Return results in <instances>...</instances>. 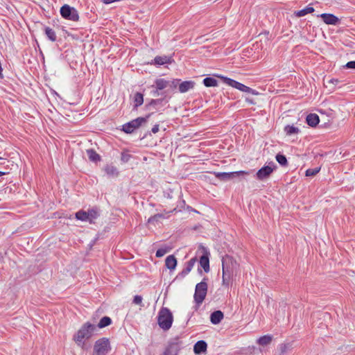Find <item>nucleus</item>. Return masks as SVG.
Here are the masks:
<instances>
[{"label": "nucleus", "instance_id": "obj_1", "mask_svg": "<svg viewBox=\"0 0 355 355\" xmlns=\"http://www.w3.org/2000/svg\"><path fill=\"white\" fill-rule=\"evenodd\" d=\"M96 330V326L87 322L84 323L80 329L73 335V340L78 346L83 348L85 340L90 339Z\"/></svg>", "mask_w": 355, "mask_h": 355}, {"label": "nucleus", "instance_id": "obj_2", "mask_svg": "<svg viewBox=\"0 0 355 355\" xmlns=\"http://www.w3.org/2000/svg\"><path fill=\"white\" fill-rule=\"evenodd\" d=\"M173 320V315L168 308H162L158 313V324L163 330H168Z\"/></svg>", "mask_w": 355, "mask_h": 355}, {"label": "nucleus", "instance_id": "obj_3", "mask_svg": "<svg viewBox=\"0 0 355 355\" xmlns=\"http://www.w3.org/2000/svg\"><path fill=\"white\" fill-rule=\"evenodd\" d=\"M100 216L98 209L93 208L89 209L87 211L80 210L76 213V218L82 221H87L90 224L94 223V221Z\"/></svg>", "mask_w": 355, "mask_h": 355}, {"label": "nucleus", "instance_id": "obj_4", "mask_svg": "<svg viewBox=\"0 0 355 355\" xmlns=\"http://www.w3.org/2000/svg\"><path fill=\"white\" fill-rule=\"evenodd\" d=\"M111 351V345L108 338H101L94 345L93 355H107Z\"/></svg>", "mask_w": 355, "mask_h": 355}, {"label": "nucleus", "instance_id": "obj_5", "mask_svg": "<svg viewBox=\"0 0 355 355\" xmlns=\"http://www.w3.org/2000/svg\"><path fill=\"white\" fill-rule=\"evenodd\" d=\"M207 280V278H204L201 282L196 286L193 298L195 302L198 305L202 303L206 297L208 289Z\"/></svg>", "mask_w": 355, "mask_h": 355}, {"label": "nucleus", "instance_id": "obj_6", "mask_svg": "<svg viewBox=\"0 0 355 355\" xmlns=\"http://www.w3.org/2000/svg\"><path fill=\"white\" fill-rule=\"evenodd\" d=\"M220 78L223 80V83L227 84L229 86H231L234 88H236L241 92L252 94H257L258 92H257L253 89L235 80L232 78L225 77V76H220Z\"/></svg>", "mask_w": 355, "mask_h": 355}, {"label": "nucleus", "instance_id": "obj_7", "mask_svg": "<svg viewBox=\"0 0 355 355\" xmlns=\"http://www.w3.org/2000/svg\"><path fill=\"white\" fill-rule=\"evenodd\" d=\"M150 115L151 114H149L146 117H138L132 120L123 125L122 130L125 133L133 132L135 129L139 128L143 123L147 122V120Z\"/></svg>", "mask_w": 355, "mask_h": 355}, {"label": "nucleus", "instance_id": "obj_8", "mask_svg": "<svg viewBox=\"0 0 355 355\" xmlns=\"http://www.w3.org/2000/svg\"><path fill=\"white\" fill-rule=\"evenodd\" d=\"M61 16L68 20L78 21L79 20V15L78 11L67 4H64L60 8Z\"/></svg>", "mask_w": 355, "mask_h": 355}, {"label": "nucleus", "instance_id": "obj_9", "mask_svg": "<svg viewBox=\"0 0 355 355\" xmlns=\"http://www.w3.org/2000/svg\"><path fill=\"white\" fill-rule=\"evenodd\" d=\"M236 262L232 257L225 256L222 259V270L223 273L233 275L236 268Z\"/></svg>", "mask_w": 355, "mask_h": 355}, {"label": "nucleus", "instance_id": "obj_10", "mask_svg": "<svg viewBox=\"0 0 355 355\" xmlns=\"http://www.w3.org/2000/svg\"><path fill=\"white\" fill-rule=\"evenodd\" d=\"M249 172L244 171H234V172H214V175L216 178L222 181H227L240 176L248 175Z\"/></svg>", "mask_w": 355, "mask_h": 355}, {"label": "nucleus", "instance_id": "obj_11", "mask_svg": "<svg viewBox=\"0 0 355 355\" xmlns=\"http://www.w3.org/2000/svg\"><path fill=\"white\" fill-rule=\"evenodd\" d=\"M271 166H264L261 168L256 173V178L259 180H264L270 177L273 171L276 168V166L273 162L271 163Z\"/></svg>", "mask_w": 355, "mask_h": 355}, {"label": "nucleus", "instance_id": "obj_12", "mask_svg": "<svg viewBox=\"0 0 355 355\" xmlns=\"http://www.w3.org/2000/svg\"><path fill=\"white\" fill-rule=\"evenodd\" d=\"M180 342H179L178 340L170 343L165 349L162 355H178L180 349Z\"/></svg>", "mask_w": 355, "mask_h": 355}, {"label": "nucleus", "instance_id": "obj_13", "mask_svg": "<svg viewBox=\"0 0 355 355\" xmlns=\"http://www.w3.org/2000/svg\"><path fill=\"white\" fill-rule=\"evenodd\" d=\"M322 19L323 21L328 25H336L339 23L340 19L333 14L330 13H322L318 15Z\"/></svg>", "mask_w": 355, "mask_h": 355}, {"label": "nucleus", "instance_id": "obj_14", "mask_svg": "<svg viewBox=\"0 0 355 355\" xmlns=\"http://www.w3.org/2000/svg\"><path fill=\"white\" fill-rule=\"evenodd\" d=\"M196 261L197 259L196 257L191 259L188 262H187L185 268L178 274L177 277H184L187 275L193 268Z\"/></svg>", "mask_w": 355, "mask_h": 355}, {"label": "nucleus", "instance_id": "obj_15", "mask_svg": "<svg viewBox=\"0 0 355 355\" xmlns=\"http://www.w3.org/2000/svg\"><path fill=\"white\" fill-rule=\"evenodd\" d=\"M207 344L205 340H198L193 346V352L196 354H200L207 351Z\"/></svg>", "mask_w": 355, "mask_h": 355}, {"label": "nucleus", "instance_id": "obj_16", "mask_svg": "<svg viewBox=\"0 0 355 355\" xmlns=\"http://www.w3.org/2000/svg\"><path fill=\"white\" fill-rule=\"evenodd\" d=\"M194 85L195 83L193 81H184L179 85V91L181 93H185L188 92L189 89H193L194 87Z\"/></svg>", "mask_w": 355, "mask_h": 355}, {"label": "nucleus", "instance_id": "obj_17", "mask_svg": "<svg viewBox=\"0 0 355 355\" xmlns=\"http://www.w3.org/2000/svg\"><path fill=\"white\" fill-rule=\"evenodd\" d=\"M224 317L221 311H215L210 315V320L212 324H217L221 322Z\"/></svg>", "mask_w": 355, "mask_h": 355}, {"label": "nucleus", "instance_id": "obj_18", "mask_svg": "<svg viewBox=\"0 0 355 355\" xmlns=\"http://www.w3.org/2000/svg\"><path fill=\"white\" fill-rule=\"evenodd\" d=\"M165 265L169 270H174L177 266V260L174 255H169L165 259Z\"/></svg>", "mask_w": 355, "mask_h": 355}, {"label": "nucleus", "instance_id": "obj_19", "mask_svg": "<svg viewBox=\"0 0 355 355\" xmlns=\"http://www.w3.org/2000/svg\"><path fill=\"white\" fill-rule=\"evenodd\" d=\"M306 121L309 125L315 127L318 124L320 119L316 114H309L307 115Z\"/></svg>", "mask_w": 355, "mask_h": 355}, {"label": "nucleus", "instance_id": "obj_20", "mask_svg": "<svg viewBox=\"0 0 355 355\" xmlns=\"http://www.w3.org/2000/svg\"><path fill=\"white\" fill-rule=\"evenodd\" d=\"M200 265L203 268L205 272H208L210 270L209 259L207 254H203L200 258Z\"/></svg>", "mask_w": 355, "mask_h": 355}, {"label": "nucleus", "instance_id": "obj_21", "mask_svg": "<svg viewBox=\"0 0 355 355\" xmlns=\"http://www.w3.org/2000/svg\"><path fill=\"white\" fill-rule=\"evenodd\" d=\"M169 85V80H166L164 78H157L155 81V85H153V87H155V89H164L168 87Z\"/></svg>", "mask_w": 355, "mask_h": 355}, {"label": "nucleus", "instance_id": "obj_22", "mask_svg": "<svg viewBox=\"0 0 355 355\" xmlns=\"http://www.w3.org/2000/svg\"><path fill=\"white\" fill-rule=\"evenodd\" d=\"M104 171L110 177H116L119 175L116 167L112 165H107L104 168Z\"/></svg>", "mask_w": 355, "mask_h": 355}, {"label": "nucleus", "instance_id": "obj_23", "mask_svg": "<svg viewBox=\"0 0 355 355\" xmlns=\"http://www.w3.org/2000/svg\"><path fill=\"white\" fill-rule=\"evenodd\" d=\"M154 62L157 65H162L167 63L171 62V58L170 57L164 55V56H157L154 59Z\"/></svg>", "mask_w": 355, "mask_h": 355}, {"label": "nucleus", "instance_id": "obj_24", "mask_svg": "<svg viewBox=\"0 0 355 355\" xmlns=\"http://www.w3.org/2000/svg\"><path fill=\"white\" fill-rule=\"evenodd\" d=\"M89 159L92 162H96L101 160L100 155L93 149H88L86 151Z\"/></svg>", "mask_w": 355, "mask_h": 355}, {"label": "nucleus", "instance_id": "obj_25", "mask_svg": "<svg viewBox=\"0 0 355 355\" xmlns=\"http://www.w3.org/2000/svg\"><path fill=\"white\" fill-rule=\"evenodd\" d=\"M314 12V8L311 6H307L306 8L297 10L295 12V15L298 17H303L309 13H312Z\"/></svg>", "mask_w": 355, "mask_h": 355}, {"label": "nucleus", "instance_id": "obj_26", "mask_svg": "<svg viewBox=\"0 0 355 355\" xmlns=\"http://www.w3.org/2000/svg\"><path fill=\"white\" fill-rule=\"evenodd\" d=\"M111 323H112V319L108 316H104L100 320L96 327H98L99 329H102V328L109 326L110 324H111Z\"/></svg>", "mask_w": 355, "mask_h": 355}, {"label": "nucleus", "instance_id": "obj_27", "mask_svg": "<svg viewBox=\"0 0 355 355\" xmlns=\"http://www.w3.org/2000/svg\"><path fill=\"white\" fill-rule=\"evenodd\" d=\"M272 337L270 335H266L260 337L257 342L260 345L266 346L269 345L272 341Z\"/></svg>", "mask_w": 355, "mask_h": 355}, {"label": "nucleus", "instance_id": "obj_28", "mask_svg": "<svg viewBox=\"0 0 355 355\" xmlns=\"http://www.w3.org/2000/svg\"><path fill=\"white\" fill-rule=\"evenodd\" d=\"M203 84L205 86L209 87H216L218 86V81L214 78L211 77H207L204 78L203 80Z\"/></svg>", "mask_w": 355, "mask_h": 355}, {"label": "nucleus", "instance_id": "obj_29", "mask_svg": "<svg viewBox=\"0 0 355 355\" xmlns=\"http://www.w3.org/2000/svg\"><path fill=\"white\" fill-rule=\"evenodd\" d=\"M134 101L135 103V107L141 105L144 103V96L139 92H137L134 96Z\"/></svg>", "mask_w": 355, "mask_h": 355}, {"label": "nucleus", "instance_id": "obj_30", "mask_svg": "<svg viewBox=\"0 0 355 355\" xmlns=\"http://www.w3.org/2000/svg\"><path fill=\"white\" fill-rule=\"evenodd\" d=\"M284 131L287 135H291L294 134H297L300 132L298 128L295 127L293 125H287L284 128Z\"/></svg>", "mask_w": 355, "mask_h": 355}, {"label": "nucleus", "instance_id": "obj_31", "mask_svg": "<svg viewBox=\"0 0 355 355\" xmlns=\"http://www.w3.org/2000/svg\"><path fill=\"white\" fill-rule=\"evenodd\" d=\"M45 34L51 42H55L56 40V34L52 28L46 27Z\"/></svg>", "mask_w": 355, "mask_h": 355}, {"label": "nucleus", "instance_id": "obj_32", "mask_svg": "<svg viewBox=\"0 0 355 355\" xmlns=\"http://www.w3.org/2000/svg\"><path fill=\"white\" fill-rule=\"evenodd\" d=\"M292 345L290 343L282 344L279 347L280 355H286V352L291 350Z\"/></svg>", "mask_w": 355, "mask_h": 355}, {"label": "nucleus", "instance_id": "obj_33", "mask_svg": "<svg viewBox=\"0 0 355 355\" xmlns=\"http://www.w3.org/2000/svg\"><path fill=\"white\" fill-rule=\"evenodd\" d=\"M276 160L281 166H286L288 164L287 159L285 155L277 154L276 155Z\"/></svg>", "mask_w": 355, "mask_h": 355}, {"label": "nucleus", "instance_id": "obj_34", "mask_svg": "<svg viewBox=\"0 0 355 355\" xmlns=\"http://www.w3.org/2000/svg\"><path fill=\"white\" fill-rule=\"evenodd\" d=\"M320 170V168H309L306 171V176L307 177H313L318 174Z\"/></svg>", "mask_w": 355, "mask_h": 355}, {"label": "nucleus", "instance_id": "obj_35", "mask_svg": "<svg viewBox=\"0 0 355 355\" xmlns=\"http://www.w3.org/2000/svg\"><path fill=\"white\" fill-rule=\"evenodd\" d=\"M170 249H171L170 248H159L157 250L155 255L157 257H162L164 254H166L168 252H169Z\"/></svg>", "mask_w": 355, "mask_h": 355}, {"label": "nucleus", "instance_id": "obj_36", "mask_svg": "<svg viewBox=\"0 0 355 355\" xmlns=\"http://www.w3.org/2000/svg\"><path fill=\"white\" fill-rule=\"evenodd\" d=\"M231 277H232V275H230V274L227 275V273H223V277H222V279H223V285L228 286L229 284H230V281Z\"/></svg>", "mask_w": 355, "mask_h": 355}, {"label": "nucleus", "instance_id": "obj_37", "mask_svg": "<svg viewBox=\"0 0 355 355\" xmlns=\"http://www.w3.org/2000/svg\"><path fill=\"white\" fill-rule=\"evenodd\" d=\"M164 98L152 99L149 103V106L156 107L162 104Z\"/></svg>", "mask_w": 355, "mask_h": 355}, {"label": "nucleus", "instance_id": "obj_38", "mask_svg": "<svg viewBox=\"0 0 355 355\" xmlns=\"http://www.w3.org/2000/svg\"><path fill=\"white\" fill-rule=\"evenodd\" d=\"M163 218V215L160 214H155L151 217H150L148 220V223H153L155 222L158 221L160 218Z\"/></svg>", "mask_w": 355, "mask_h": 355}, {"label": "nucleus", "instance_id": "obj_39", "mask_svg": "<svg viewBox=\"0 0 355 355\" xmlns=\"http://www.w3.org/2000/svg\"><path fill=\"white\" fill-rule=\"evenodd\" d=\"M179 82H180L179 79H174L171 81L169 80L168 87H170L172 89H175V88H177L178 85H180Z\"/></svg>", "mask_w": 355, "mask_h": 355}, {"label": "nucleus", "instance_id": "obj_40", "mask_svg": "<svg viewBox=\"0 0 355 355\" xmlns=\"http://www.w3.org/2000/svg\"><path fill=\"white\" fill-rule=\"evenodd\" d=\"M133 303L143 306L144 305L142 304V297L141 295H135L133 299Z\"/></svg>", "mask_w": 355, "mask_h": 355}, {"label": "nucleus", "instance_id": "obj_41", "mask_svg": "<svg viewBox=\"0 0 355 355\" xmlns=\"http://www.w3.org/2000/svg\"><path fill=\"white\" fill-rule=\"evenodd\" d=\"M347 69H355V61H349L345 64Z\"/></svg>", "mask_w": 355, "mask_h": 355}, {"label": "nucleus", "instance_id": "obj_42", "mask_svg": "<svg viewBox=\"0 0 355 355\" xmlns=\"http://www.w3.org/2000/svg\"><path fill=\"white\" fill-rule=\"evenodd\" d=\"M130 157V155L128 154H122L121 160L123 162H128L129 161Z\"/></svg>", "mask_w": 355, "mask_h": 355}, {"label": "nucleus", "instance_id": "obj_43", "mask_svg": "<svg viewBox=\"0 0 355 355\" xmlns=\"http://www.w3.org/2000/svg\"><path fill=\"white\" fill-rule=\"evenodd\" d=\"M151 131H152V132H153V133H154V134H155V133L158 132V131H159V125H157V124L155 125L153 127V128H152Z\"/></svg>", "mask_w": 355, "mask_h": 355}, {"label": "nucleus", "instance_id": "obj_44", "mask_svg": "<svg viewBox=\"0 0 355 355\" xmlns=\"http://www.w3.org/2000/svg\"><path fill=\"white\" fill-rule=\"evenodd\" d=\"M160 89H156L155 90L153 91V94L154 96H158L159 95V91Z\"/></svg>", "mask_w": 355, "mask_h": 355}, {"label": "nucleus", "instance_id": "obj_45", "mask_svg": "<svg viewBox=\"0 0 355 355\" xmlns=\"http://www.w3.org/2000/svg\"><path fill=\"white\" fill-rule=\"evenodd\" d=\"M338 79H331L329 81V83H332V84H335V83H338Z\"/></svg>", "mask_w": 355, "mask_h": 355}, {"label": "nucleus", "instance_id": "obj_46", "mask_svg": "<svg viewBox=\"0 0 355 355\" xmlns=\"http://www.w3.org/2000/svg\"><path fill=\"white\" fill-rule=\"evenodd\" d=\"M246 101L251 104H254V102L252 99L246 98Z\"/></svg>", "mask_w": 355, "mask_h": 355}, {"label": "nucleus", "instance_id": "obj_47", "mask_svg": "<svg viewBox=\"0 0 355 355\" xmlns=\"http://www.w3.org/2000/svg\"><path fill=\"white\" fill-rule=\"evenodd\" d=\"M6 173L0 171V176L5 175Z\"/></svg>", "mask_w": 355, "mask_h": 355}, {"label": "nucleus", "instance_id": "obj_48", "mask_svg": "<svg viewBox=\"0 0 355 355\" xmlns=\"http://www.w3.org/2000/svg\"><path fill=\"white\" fill-rule=\"evenodd\" d=\"M0 160H4V162L2 164H5V160H6L5 159L0 157Z\"/></svg>", "mask_w": 355, "mask_h": 355}, {"label": "nucleus", "instance_id": "obj_49", "mask_svg": "<svg viewBox=\"0 0 355 355\" xmlns=\"http://www.w3.org/2000/svg\"><path fill=\"white\" fill-rule=\"evenodd\" d=\"M198 271L200 273H202V270L200 269H198Z\"/></svg>", "mask_w": 355, "mask_h": 355}]
</instances>
